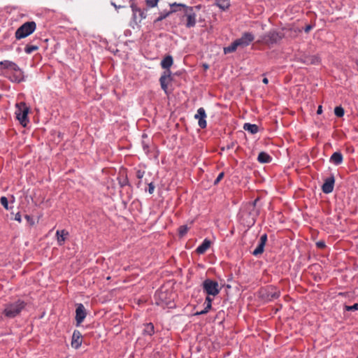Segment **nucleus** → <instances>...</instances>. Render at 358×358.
I'll use <instances>...</instances> for the list:
<instances>
[{
	"instance_id": "f257e3e1",
	"label": "nucleus",
	"mask_w": 358,
	"mask_h": 358,
	"mask_svg": "<svg viewBox=\"0 0 358 358\" xmlns=\"http://www.w3.org/2000/svg\"><path fill=\"white\" fill-rule=\"evenodd\" d=\"M0 76L8 78L12 82L20 83L24 80L23 71L13 62H0Z\"/></svg>"
},
{
	"instance_id": "f03ea898",
	"label": "nucleus",
	"mask_w": 358,
	"mask_h": 358,
	"mask_svg": "<svg viewBox=\"0 0 358 358\" xmlns=\"http://www.w3.org/2000/svg\"><path fill=\"white\" fill-rule=\"evenodd\" d=\"M25 306L26 303L21 300L7 303L5 305L3 314L8 318H14L21 313Z\"/></svg>"
},
{
	"instance_id": "7ed1b4c3",
	"label": "nucleus",
	"mask_w": 358,
	"mask_h": 358,
	"mask_svg": "<svg viewBox=\"0 0 358 358\" xmlns=\"http://www.w3.org/2000/svg\"><path fill=\"white\" fill-rule=\"evenodd\" d=\"M15 106L16 110L15 113L16 118L23 127H26L29 123L28 113L29 112V108L24 102L17 103Z\"/></svg>"
},
{
	"instance_id": "20e7f679",
	"label": "nucleus",
	"mask_w": 358,
	"mask_h": 358,
	"mask_svg": "<svg viewBox=\"0 0 358 358\" xmlns=\"http://www.w3.org/2000/svg\"><path fill=\"white\" fill-rule=\"evenodd\" d=\"M36 24L34 22H27L21 25L15 31V36L17 40L24 38L31 34L36 29Z\"/></svg>"
},
{
	"instance_id": "39448f33",
	"label": "nucleus",
	"mask_w": 358,
	"mask_h": 358,
	"mask_svg": "<svg viewBox=\"0 0 358 358\" xmlns=\"http://www.w3.org/2000/svg\"><path fill=\"white\" fill-rule=\"evenodd\" d=\"M203 291L208 295H212L213 296L217 295L220 292V287L217 282L210 280L206 279L203 282L202 284Z\"/></svg>"
},
{
	"instance_id": "423d86ee",
	"label": "nucleus",
	"mask_w": 358,
	"mask_h": 358,
	"mask_svg": "<svg viewBox=\"0 0 358 358\" xmlns=\"http://www.w3.org/2000/svg\"><path fill=\"white\" fill-rule=\"evenodd\" d=\"M284 36L285 34L282 32L273 30L266 34L264 41L266 44H274L279 42Z\"/></svg>"
},
{
	"instance_id": "0eeeda50",
	"label": "nucleus",
	"mask_w": 358,
	"mask_h": 358,
	"mask_svg": "<svg viewBox=\"0 0 358 358\" xmlns=\"http://www.w3.org/2000/svg\"><path fill=\"white\" fill-rule=\"evenodd\" d=\"M185 9V17L187 18V22L185 24L186 27L191 28L195 26L196 24V14L193 11L192 7H188L185 5V7H182Z\"/></svg>"
},
{
	"instance_id": "6e6552de",
	"label": "nucleus",
	"mask_w": 358,
	"mask_h": 358,
	"mask_svg": "<svg viewBox=\"0 0 358 358\" xmlns=\"http://www.w3.org/2000/svg\"><path fill=\"white\" fill-rule=\"evenodd\" d=\"M255 39L254 36L250 32L244 33L240 38L236 40L238 47H246Z\"/></svg>"
},
{
	"instance_id": "1a4fd4ad",
	"label": "nucleus",
	"mask_w": 358,
	"mask_h": 358,
	"mask_svg": "<svg viewBox=\"0 0 358 358\" xmlns=\"http://www.w3.org/2000/svg\"><path fill=\"white\" fill-rule=\"evenodd\" d=\"M194 118L198 120V124L201 128L204 129L206 127V114L203 108H199L197 110V112L194 115Z\"/></svg>"
},
{
	"instance_id": "9d476101",
	"label": "nucleus",
	"mask_w": 358,
	"mask_h": 358,
	"mask_svg": "<svg viewBox=\"0 0 358 358\" xmlns=\"http://www.w3.org/2000/svg\"><path fill=\"white\" fill-rule=\"evenodd\" d=\"M85 317L86 311L84 306L82 303L78 304L76 310V325L79 326L83 322Z\"/></svg>"
},
{
	"instance_id": "9b49d317",
	"label": "nucleus",
	"mask_w": 358,
	"mask_h": 358,
	"mask_svg": "<svg viewBox=\"0 0 358 358\" xmlns=\"http://www.w3.org/2000/svg\"><path fill=\"white\" fill-rule=\"evenodd\" d=\"M171 79L172 78L171 70L165 71L159 78L161 87L165 92H167L168 83L169 81L171 80Z\"/></svg>"
},
{
	"instance_id": "f8f14e48",
	"label": "nucleus",
	"mask_w": 358,
	"mask_h": 358,
	"mask_svg": "<svg viewBox=\"0 0 358 358\" xmlns=\"http://www.w3.org/2000/svg\"><path fill=\"white\" fill-rule=\"evenodd\" d=\"M267 241V235L266 234H263L259 239L257 247L253 250L252 255L254 256H259L264 252V246Z\"/></svg>"
},
{
	"instance_id": "ddd939ff",
	"label": "nucleus",
	"mask_w": 358,
	"mask_h": 358,
	"mask_svg": "<svg viewBox=\"0 0 358 358\" xmlns=\"http://www.w3.org/2000/svg\"><path fill=\"white\" fill-rule=\"evenodd\" d=\"M335 179L334 176L327 178L322 185V189L325 194H329L333 192Z\"/></svg>"
},
{
	"instance_id": "4468645a",
	"label": "nucleus",
	"mask_w": 358,
	"mask_h": 358,
	"mask_svg": "<svg viewBox=\"0 0 358 358\" xmlns=\"http://www.w3.org/2000/svg\"><path fill=\"white\" fill-rule=\"evenodd\" d=\"M82 335L78 330H75L73 333L71 346L75 349H78L82 344Z\"/></svg>"
},
{
	"instance_id": "2eb2a0df",
	"label": "nucleus",
	"mask_w": 358,
	"mask_h": 358,
	"mask_svg": "<svg viewBox=\"0 0 358 358\" xmlns=\"http://www.w3.org/2000/svg\"><path fill=\"white\" fill-rule=\"evenodd\" d=\"M176 6L185 7V5L182 4V3H171V4H170L171 10L166 13H160L159 16L155 20V22H160V21L163 20L164 19H165L166 17H167L171 13L176 12L177 10L173 8V7Z\"/></svg>"
},
{
	"instance_id": "dca6fc26",
	"label": "nucleus",
	"mask_w": 358,
	"mask_h": 358,
	"mask_svg": "<svg viewBox=\"0 0 358 358\" xmlns=\"http://www.w3.org/2000/svg\"><path fill=\"white\" fill-rule=\"evenodd\" d=\"M173 64V59L171 55H166L161 62V66L166 71L170 70V67Z\"/></svg>"
},
{
	"instance_id": "f3484780",
	"label": "nucleus",
	"mask_w": 358,
	"mask_h": 358,
	"mask_svg": "<svg viewBox=\"0 0 358 358\" xmlns=\"http://www.w3.org/2000/svg\"><path fill=\"white\" fill-rule=\"evenodd\" d=\"M211 242L210 240L206 238L203 241V243L196 249V253L201 255L206 252V250L210 248Z\"/></svg>"
},
{
	"instance_id": "a211bd4d",
	"label": "nucleus",
	"mask_w": 358,
	"mask_h": 358,
	"mask_svg": "<svg viewBox=\"0 0 358 358\" xmlns=\"http://www.w3.org/2000/svg\"><path fill=\"white\" fill-rule=\"evenodd\" d=\"M280 295V292L276 288L271 287L268 289L266 293V298L268 300L271 301L278 299Z\"/></svg>"
},
{
	"instance_id": "6ab92c4d",
	"label": "nucleus",
	"mask_w": 358,
	"mask_h": 358,
	"mask_svg": "<svg viewBox=\"0 0 358 358\" xmlns=\"http://www.w3.org/2000/svg\"><path fill=\"white\" fill-rule=\"evenodd\" d=\"M343 155L340 152H335L330 158V162L335 165H339L343 162Z\"/></svg>"
},
{
	"instance_id": "aec40b11",
	"label": "nucleus",
	"mask_w": 358,
	"mask_h": 358,
	"mask_svg": "<svg viewBox=\"0 0 358 358\" xmlns=\"http://www.w3.org/2000/svg\"><path fill=\"white\" fill-rule=\"evenodd\" d=\"M56 235L57 236V242L59 245H62L65 241L66 237L69 235V232L65 230H57Z\"/></svg>"
},
{
	"instance_id": "412c9836",
	"label": "nucleus",
	"mask_w": 358,
	"mask_h": 358,
	"mask_svg": "<svg viewBox=\"0 0 358 358\" xmlns=\"http://www.w3.org/2000/svg\"><path fill=\"white\" fill-rule=\"evenodd\" d=\"M257 160L259 162L264 164L271 162L272 158L266 152H261L258 155Z\"/></svg>"
},
{
	"instance_id": "4be33fe9",
	"label": "nucleus",
	"mask_w": 358,
	"mask_h": 358,
	"mask_svg": "<svg viewBox=\"0 0 358 358\" xmlns=\"http://www.w3.org/2000/svg\"><path fill=\"white\" fill-rule=\"evenodd\" d=\"M243 129L252 134H257L259 131V127L257 124L250 123H245L243 125Z\"/></svg>"
},
{
	"instance_id": "5701e85b",
	"label": "nucleus",
	"mask_w": 358,
	"mask_h": 358,
	"mask_svg": "<svg viewBox=\"0 0 358 358\" xmlns=\"http://www.w3.org/2000/svg\"><path fill=\"white\" fill-rule=\"evenodd\" d=\"M238 45L236 41H234L230 45L224 48V52L225 54L231 53L236 50Z\"/></svg>"
},
{
	"instance_id": "b1692460",
	"label": "nucleus",
	"mask_w": 358,
	"mask_h": 358,
	"mask_svg": "<svg viewBox=\"0 0 358 358\" xmlns=\"http://www.w3.org/2000/svg\"><path fill=\"white\" fill-rule=\"evenodd\" d=\"M154 326L152 323H148L145 325L143 333L145 334L152 336L154 334Z\"/></svg>"
},
{
	"instance_id": "393cba45",
	"label": "nucleus",
	"mask_w": 358,
	"mask_h": 358,
	"mask_svg": "<svg viewBox=\"0 0 358 358\" xmlns=\"http://www.w3.org/2000/svg\"><path fill=\"white\" fill-rule=\"evenodd\" d=\"M217 5L219 8L225 10L229 7L230 3L229 0H218Z\"/></svg>"
},
{
	"instance_id": "a878e982",
	"label": "nucleus",
	"mask_w": 358,
	"mask_h": 358,
	"mask_svg": "<svg viewBox=\"0 0 358 358\" xmlns=\"http://www.w3.org/2000/svg\"><path fill=\"white\" fill-rule=\"evenodd\" d=\"M132 10H133L134 16H136L137 14H138L140 16V19L145 18L146 15H145V12L143 10H142L141 8L132 6Z\"/></svg>"
},
{
	"instance_id": "bb28decb",
	"label": "nucleus",
	"mask_w": 358,
	"mask_h": 358,
	"mask_svg": "<svg viewBox=\"0 0 358 358\" xmlns=\"http://www.w3.org/2000/svg\"><path fill=\"white\" fill-rule=\"evenodd\" d=\"M38 49V46L28 44L26 45V47L24 48V52L27 54H31L33 52L36 51Z\"/></svg>"
},
{
	"instance_id": "cd10ccee",
	"label": "nucleus",
	"mask_w": 358,
	"mask_h": 358,
	"mask_svg": "<svg viewBox=\"0 0 358 358\" xmlns=\"http://www.w3.org/2000/svg\"><path fill=\"white\" fill-rule=\"evenodd\" d=\"M189 231V227L187 225H182L178 228V234L180 237H183Z\"/></svg>"
},
{
	"instance_id": "c85d7f7f",
	"label": "nucleus",
	"mask_w": 358,
	"mask_h": 358,
	"mask_svg": "<svg viewBox=\"0 0 358 358\" xmlns=\"http://www.w3.org/2000/svg\"><path fill=\"white\" fill-rule=\"evenodd\" d=\"M334 113L337 117H341L344 115V109L341 106H336L334 108Z\"/></svg>"
},
{
	"instance_id": "c756f323",
	"label": "nucleus",
	"mask_w": 358,
	"mask_h": 358,
	"mask_svg": "<svg viewBox=\"0 0 358 358\" xmlns=\"http://www.w3.org/2000/svg\"><path fill=\"white\" fill-rule=\"evenodd\" d=\"M157 295L158 296L159 299L161 300V303H160L162 305L165 303L166 306H169V303H168L166 301H164L166 293L162 292H159L157 293Z\"/></svg>"
},
{
	"instance_id": "7c9ffc66",
	"label": "nucleus",
	"mask_w": 358,
	"mask_h": 358,
	"mask_svg": "<svg viewBox=\"0 0 358 358\" xmlns=\"http://www.w3.org/2000/svg\"><path fill=\"white\" fill-rule=\"evenodd\" d=\"M159 0H146V5L150 8L157 6Z\"/></svg>"
},
{
	"instance_id": "2f4dec72",
	"label": "nucleus",
	"mask_w": 358,
	"mask_h": 358,
	"mask_svg": "<svg viewBox=\"0 0 358 358\" xmlns=\"http://www.w3.org/2000/svg\"><path fill=\"white\" fill-rule=\"evenodd\" d=\"M0 203L6 210L8 209V201L6 196L1 197Z\"/></svg>"
},
{
	"instance_id": "473e14b6",
	"label": "nucleus",
	"mask_w": 358,
	"mask_h": 358,
	"mask_svg": "<svg viewBox=\"0 0 358 358\" xmlns=\"http://www.w3.org/2000/svg\"><path fill=\"white\" fill-rule=\"evenodd\" d=\"M345 310L347 311L358 310V303H355L352 306H345Z\"/></svg>"
},
{
	"instance_id": "72a5a7b5",
	"label": "nucleus",
	"mask_w": 358,
	"mask_h": 358,
	"mask_svg": "<svg viewBox=\"0 0 358 358\" xmlns=\"http://www.w3.org/2000/svg\"><path fill=\"white\" fill-rule=\"evenodd\" d=\"M212 301H213V299L209 296H208L206 298L205 303H206V309H208L209 310L211 309V308H212Z\"/></svg>"
},
{
	"instance_id": "f704fd0d",
	"label": "nucleus",
	"mask_w": 358,
	"mask_h": 358,
	"mask_svg": "<svg viewBox=\"0 0 358 358\" xmlns=\"http://www.w3.org/2000/svg\"><path fill=\"white\" fill-rule=\"evenodd\" d=\"M224 176V172L220 173L219 175L217 176V178L214 181V185H217L222 180Z\"/></svg>"
},
{
	"instance_id": "c9c22d12",
	"label": "nucleus",
	"mask_w": 358,
	"mask_h": 358,
	"mask_svg": "<svg viewBox=\"0 0 358 358\" xmlns=\"http://www.w3.org/2000/svg\"><path fill=\"white\" fill-rule=\"evenodd\" d=\"M144 173H145L144 171H142L141 170L137 171V172H136L137 178H138V179L143 178V177L144 176Z\"/></svg>"
},
{
	"instance_id": "e433bc0d",
	"label": "nucleus",
	"mask_w": 358,
	"mask_h": 358,
	"mask_svg": "<svg viewBox=\"0 0 358 358\" xmlns=\"http://www.w3.org/2000/svg\"><path fill=\"white\" fill-rule=\"evenodd\" d=\"M155 190V185L150 182L148 185V192L150 194H152L154 192Z\"/></svg>"
},
{
	"instance_id": "4c0bfd02",
	"label": "nucleus",
	"mask_w": 358,
	"mask_h": 358,
	"mask_svg": "<svg viewBox=\"0 0 358 358\" xmlns=\"http://www.w3.org/2000/svg\"><path fill=\"white\" fill-rule=\"evenodd\" d=\"M209 311L208 309H206V308H205L203 310H202L201 311H199V312H196L195 313V315H204V314H206Z\"/></svg>"
},
{
	"instance_id": "58836bf2",
	"label": "nucleus",
	"mask_w": 358,
	"mask_h": 358,
	"mask_svg": "<svg viewBox=\"0 0 358 358\" xmlns=\"http://www.w3.org/2000/svg\"><path fill=\"white\" fill-rule=\"evenodd\" d=\"M15 220L21 222V215L20 213H17L15 215Z\"/></svg>"
},
{
	"instance_id": "ea45409f",
	"label": "nucleus",
	"mask_w": 358,
	"mask_h": 358,
	"mask_svg": "<svg viewBox=\"0 0 358 358\" xmlns=\"http://www.w3.org/2000/svg\"><path fill=\"white\" fill-rule=\"evenodd\" d=\"M313 29V27L310 24L306 26V27L304 28V31L306 33H308L311 29Z\"/></svg>"
},
{
	"instance_id": "a19ab883",
	"label": "nucleus",
	"mask_w": 358,
	"mask_h": 358,
	"mask_svg": "<svg viewBox=\"0 0 358 358\" xmlns=\"http://www.w3.org/2000/svg\"><path fill=\"white\" fill-rule=\"evenodd\" d=\"M317 246L319 248H324V247H325V244H324V242H321V241H320V242H317Z\"/></svg>"
},
{
	"instance_id": "79ce46f5",
	"label": "nucleus",
	"mask_w": 358,
	"mask_h": 358,
	"mask_svg": "<svg viewBox=\"0 0 358 358\" xmlns=\"http://www.w3.org/2000/svg\"><path fill=\"white\" fill-rule=\"evenodd\" d=\"M310 63L311 64H315L316 62H318V59L317 58H315V57H311L310 59Z\"/></svg>"
},
{
	"instance_id": "37998d69",
	"label": "nucleus",
	"mask_w": 358,
	"mask_h": 358,
	"mask_svg": "<svg viewBox=\"0 0 358 358\" xmlns=\"http://www.w3.org/2000/svg\"><path fill=\"white\" fill-rule=\"evenodd\" d=\"M322 106H320L318 107V108H317V114H320V113H322Z\"/></svg>"
},
{
	"instance_id": "c03bdc74",
	"label": "nucleus",
	"mask_w": 358,
	"mask_h": 358,
	"mask_svg": "<svg viewBox=\"0 0 358 358\" xmlns=\"http://www.w3.org/2000/svg\"><path fill=\"white\" fill-rule=\"evenodd\" d=\"M262 82L264 83V84H267L268 83V80L266 78H264L263 80H262Z\"/></svg>"
},
{
	"instance_id": "a18cd8bd",
	"label": "nucleus",
	"mask_w": 358,
	"mask_h": 358,
	"mask_svg": "<svg viewBox=\"0 0 358 358\" xmlns=\"http://www.w3.org/2000/svg\"><path fill=\"white\" fill-rule=\"evenodd\" d=\"M299 32H300V30H296V29H294V34L293 35V36H296V35H297V34H298Z\"/></svg>"
},
{
	"instance_id": "49530a36",
	"label": "nucleus",
	"mask_w": 358,
	"mask_h": 358,
	"mask_svg": "<svg viewBox=\"0 0 358 358\" xmlns=\"http://www.w3.org/2000/svg\"><path fill=\"white\" fill-rule=\"evenodd\" d=\"M25 218H26L28 221L31 219L30 216H29V215H27L25 216Z\"/></svg>"
},
{
	"instance_id": "de8ad7c7",
	"label": "nucleus",
	"mask_w": 358,
	"mask_h": 358,
	"mask_svg": "<svg viewBox=\"0 0 358 358\" xmlns=\"http://www.w3.org/2000/svg\"><path fill=\"white\" fill-rule=\"evenodd\" d=\"M177 8H182V6H177L173 7L174 9H176L178 10Z\"/></svg>"
},
{
	"instance_id": "09e8293b",
	"label": "nucleus",
	"mask_w": 358,
	"mask_h": 358,
	"mask_svg": "<svg viewBox=\"0 0 358 358\" xmlns=\"http://www.w3.org/2000/svg\"><path fill=\"white\" fill-rule=\"evenodd\" d=\"M204 67H205V69H208V65H206V64L204 65Z\"/></svg>"
},
{
	"instance_id": "8fccbe9b",
	"label": "nucleus",
	"mask_w": 358,
	"mask_h": 358,
	"mask_svg": "<svg viewBox=\"0 0 358 358\" xmlns=\"http://www.w3.org/2000/svg\"><path fill=\"white\" fill-rule=\"evenodd\" d=\"M357 68H358V62H357Z\"/></svg>"
},
{
	"instance_id": "3c124183",
	"label": "nucleus",
	"mask_w": 358,
	"mask_h": 358,
	"mask_svg": "<svg viewBox=\"0 0 358 358\" xmlns=\"http://www.w3.org/2000/svg\"><path fill=\"white\" fill-rule=\"evenodd\" d=\"M357 358H358V357H357Z\"/></svg>"
}]
</instances>
